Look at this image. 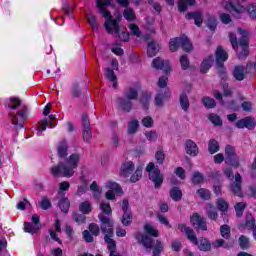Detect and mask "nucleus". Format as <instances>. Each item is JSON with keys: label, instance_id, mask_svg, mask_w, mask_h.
<instances>
[{"label": "nucleus", "instance_id": "obj_1", "mask_svg": "<svg viewBox=\"0 0 256 256\" xmlns=\"http://www.w3.org/2000/svg\"><path fill=\"white\" fill-rule=\"evenodd\" d=\"M111 5V0H97L96 1V7L99 9V12L101 15L106 19V22L104 23V27L109 33V35L116 33L120 39V41H124L125 43L129 41L130 34L129 32H119L120 27L119 23H121V17H116L113 19V16L111 15V12L107 10V7Z\"/></svg>", "mask_w": 256, "mask_h": 256}, {"label": "nucleus", "instance_id": "obj_2", "mask_svg": "<svg viewBox=\"0 0 256 256\" xmlns=\"http://www.w3.org/2000/svg\"><path fill=\"white\" fill-rule=\"evenodd\" d=\"M79 154L70 155L65 162H59L50 168V173L53 177H73L75 175V169L79 167Z\"/></svg>", "mask_w": 256, "mask_h": 256}, {"label": "nucleus", "instance_id": "obj_3", "mask_svg": "<svg viewBox=\"0 0 256 256\" xmlns=\"http://www.w3.org/2000/svg\"><path fill=\"white\" fill-rule=\"evenodd\" d=\"M135 239L140 245H143L145 249H153L152 256H159L163 253L165 247L161 240L150 238L147 235H143V233H137L135 235Z\"/></svg>", "mask_w": 256, "mask_h": 256}, {"label": "nucleus", "instance_id": "obj_4", "mask_svg": "<svg viewBox=\"0 0 256 256\" xmlns=\"http://www.w3.org/2000/svg\"><path fill=\"white\" fill-rule=\"evenodd\" d=\"M147 173H149L150 181L154 182L155 189H159L163 185V174L159 170V166H155V163L150 162L146 167Z\"/></svg>", "mask_w": 256, "mask_h": 256}, {"label": "nucleus", "instance_id": "obj_5", "mask_svg": "<svg viewBox=\"0 0 256 256\" xmlns=\"http://www.w3.org/2000/svg\"><path fill=\"white\" fill-rule=\"evenodd\" d=\"M98 219L100 220V229L102 231V233H104L105 237L108 236H113V220L109 217L106 216L103 213H100L98 215Z\"/></svg>", "mask_w": 256, "mask_h": 256}, {"label": "nucleus", "instance_id": "obj_6", "mask_svg": "<svg viewBox=\"0 0 256 256\" xmlns=\"http://www.w3.org/2000/svg\"><path fill=\"white\" fill-rule=\"evenodd\" d=\"M190 221L196 231H207V220L199 215V213H194Z\"/></svg>", "mask_w": 256, "mask_h": 256}, {"label": "nucleus", "instance_id": "obj_7", "mask_svg": "<svg viewBox=\"0 0 256 256\" xmlns=\"http://www.w3.org/2000/svg\"><path fill=\"white\" fill-rule=\"evenodd\" d=\"M226 163L232 165V167H239V160L235 154V147L227 145L225 148Z\"/></svg>", "mask_w": 256, "mask_h": 256}, {"label": "nucleus", "instance_id": "obj_8", "mask_svg": "<svg viewBox=\"0 0 256 256\" xmlns=\"http://www.w3.org/2000/svg\"><path fill=\"white\" fill-rule=\"evenodd\" d=\"M178 229L182 233H185L187 236V239L193 243V245H199V240L197 239V236L195 235V232L193 229H191L189 226L186 224H178Z\"/></svg>", "mask_w": 256, "mask_h": 256}, {"label": "nucleus", "instance_id": "obj_9", "mask_svg": "<svg viewBox=\"0 0 256 256\" xmlns=\"http://www.w3.org/2000/svg\"><path fill=\"white\" fill-rule=\"evenodd\" d=\"M116 103L118 105V109L123 111V113H131V111H133V101L125 97H118L116 99Z\"/></svg>", "mask_w": 256, "mask_h": 256}, {"label": "nucleus", "instance_id": "obj_10", "mask_svg": "<svg viewBox=\"0 0 256 256\" xmlns=\"http://www.w3.org/2000/svg\"><path fill=\"white\" fill-rule=\"evenodd\" d=\"M242 183L243 178L241 177V174L237 173L235 175V181L230 185V190L233 195H236L237 197H243V191L241 189Z\"/></svg>", "mask_w": 256, "mask_h": 256}, {"label": "nucleus", "instance_id": "obj_11", "mask_svg": "<svg viewBox=\"0 0 256 256\" xmlns=\"http://www.w3.org/2000/svg\"><path fill=\"white\" fill-rule=\"evenodd\" d=\"M152 67H154V69L165 71V73H171V64L161 57H157L152 61Z\"/></svg>", "mask_w": 256, "mask_h": 256}, {"label": "nucleus", "instance_id": "obj_12", "mask_svg": "<svg viewBox=\"0 0 256 256\" xmlns=\"http://www.w3.org/2000/svg\"><path fill=\"white\" fill-rule=\"evenodd\" d=\"M226 9L230 11V13H236V18L239 19V15L243 13V6L239 4V0H229L226 5Z\"/></svg>", "mask_w": 256, "mask_h": 256}, {"label": "nucleus", "instance_id": "obj_13", "mask_svg": "<svg viewBox=\"0 0 256 256\" xmlns=\"http://www.w3.org/2000/svg\"><path fill=\"white\" fill-rule=\"evenodd\" d=\"M216 65L217 67H223V64L229 59V54L224 51L223 47L218 46L216 49Z\"/></svg>", "mask_w": 256, "mask_h": 256}, {"label": "nucleus", "instance_id": "obj_14", "mask_svg": "<svg viewBox=\"0 0 256 256\" xmlns=\"http://www.w3.org/2000/svg\"><path fill=\"white\" fill-rule=\"evenodd\" d=\"M235 125L237 129H245V127L246 129H253L256 126V122L254 118L246 117L236 122Z\"/></svg>", "mask_w": 256, "mask_h": 256}, {"label": "nucleus", "instance_id": "obj_15", "mask_svg": "<svg viewBox=\"0 0 256 256\" xmlns=\"http://www.w3.org/2000/svg\"><path fill=\"white\" fill-rule=\"evenodd\" d=\"M135 171V164L131 161L124 162L120 167V177L127 178Z\"/></svg>", "mask_w": 256, "mask_h": 256}, {"label": "nucleus", "instance_id": "obj_16", "mask_svg": "<svg viewBox=\"0 0 256 256\" xmlns=\"http://www.w3.org/2000/svg\"><path fill=\"white\" fill-rule=\"evenodd\" d=\"M185 151L188 155L195 157L199 153V147H197V143H195V141L188 139L185 142Z\"/></svg>", "mask_w": 256, "mask_h": 256}, {"label": "nucleus", "instance_id": "obj_17", "mask_svg": "<svg viewBox=\"0 0 256 256\" xmlns=\"http://www.w3.org/2000/svg\"><path fill=\"white\" fill-rule=\"evenodd\" d=\"M185 17L188 20L194 19L196 27L203 25V12H188Z\"/></svg>", "mask_w": 256, "mask_h": 256}, {"label": "nucleus", "instance_id": "obj_18", "mask_svg": "<svg viewBox=\"0 0 256 256\" xmlns=\"http://www.w3.org/2000/svg\"><path fill=\"white\" fill-rule=\"evenodd\" d=\"M256 223H255V217H253V215L251 213H246L245 216V223H241L239 225V229H253V227H255Z\"/></svg>", "mask_w": 256, "mask_h": 256}, {"label": "nucleus", "instance_id": "obj_19", "mask_svg": "<svg viewBox=\"0 0 256 256\" xmlns=\"http://www.w3.org/2000/svg\"><path fill=\"white\" fill-rule=\"evenodd\" d=\"M68 151H69V146L67 145V141L66 140L60 141L57 146L58 157H60V159H65V157L69 155Z\"/></svg>", "mask_w": 256, "mask_h": 256}, {"label": "nucleus", "instance_id": "obj_20", "mask_svg": "<svg viewBox=\"0 0 256 256\" xmlns=\"http://www.w3.org/2000/svg\"><path fill=\"white\" fill-rule=\"evenodd\" d=\"M124 98L128 101H137L139 99V90L135 87H129L124 91Z\"/></svg>", "mask_w": 256, "mask_h": 256}, {"label": "nucleus", "instance_id": "obj_21", "mask_svg": "<svg viewBox=\"0 0 256 256\" xmlns=\"http://www.w3.org/2000/svg\"><path fill=\"white\" fill-rule=\"evenodd\" d=\"M12 123L16 126V129H23V125L25 123V112L20 111L18 115L12 117Z\"/></svg>", "mask_w": 256, "mask_h": 256}, {"label": "nucleus", "instance_id": "obj_22", "mask_svg": "<svg viewBox=\"0 0 256 256\" xmlns=\"http://www.w3.org/2000/svg\"><path fill=\"white\" fill-rule=\"evenodd\" d=\"M58 207L61 209L62 213H69V207H71V202L69 198L65 196H58Z\"/></svg>", "mask_w": 256, "mask_h": 256}, {"label": "nucleus", "instance_id": "obj_23", "mask_svg": "<svg viewBox=\"0 0 256 256\" xmlns=\"http://www.w3.org/2000/svg\"><path fill=\"white\" fill-rule=\"evenodd\" d=\"M159 43H157V41L153 40L151 42L148 43V48H147V55L148 57H155V55H157V53H159Z\"/></svg>", "mask_w": 256, "mask_h": 256}, {"label": "nucleus", "instance_id": "obj_24", "mask_svg": "<svg viewBox=\"0 0 256 256\" xmlns=\"http://www.w3.org/2000/svg\"><path fill=\"white\" fill-rule=\"evenodd\" d=\"M206 215L208 219H211V221H217V217H219V214L217 213V208L213 206V204L208 203L206 205Z\"/></svg>", "mask_w": 256, "mask_h": 256}, {"label": "nucleus", "instance_id": "obj_25", "mask_svg": "<svg viewBox=\"0 0 256 256\" xmlns=\"http://www.w3.org/2000/svg\"><path fill=\"white\" fill-rule=\"evenodd\" d=\"M139 131V120L132 118L128 122L127 133L128 135H135Z\"/></svg>", "mask_w": 256, "mask_h": 256}, {"label": "nucleus", "instance_id": "obj_26", "mask_svg": "<svg viewBox=\"0 0 256 256\" xmlns=\"http://www.w3.org/2000/svg\"><path fill=\"white\" fill-rule=\"evenodd\" d=\"M144 231L146 234V237H149L151 239V237H159V230H157V228H155V226H153L152 224H146L144 226Z\"/></svg>", "mask_w": 256, "mask_h": 256}, {"label": "nucleus", "instance_id": "obj_27", "mask_svg": "<svg viewBox=\"0 0 256 256\" xmlns=\"http://www.w3.org/2000/svg\"><path fill=\"white\" fill-rule=\"evenodd\" d=\"M169 97V89H166L163 93V90L157 93L155 97V105L156 107H163V100Z\"/></svg>", "mask_w": 256, "mask_h": 256}, {"label": "nucleus", "instance_id": "obj_28", "mask_svg": "<svg viewBox=\"0 0 256 256\" xmlns=\"http://www.w3.org/2000/svg\"><path fill=\"white\" fill-rule=\"evenodd\" d=\"M245 67L243 66H236L233 71V77L236 81H243L245 79Z\"/></svg>", "mask_w": 256, "mask_h": 256}, {"label": "nucleus", "instance_id": "obj_29", "mask_svg": "<svg viewBox=\"0 0 256 256\" xmlns=\"http://www.w3.org/2000/svg\"><path fill=\"white\" fill-rule=\"evenodd\" d=\"M194 245H197L200 251H211V242H209L207 238H199L198 244Z\"/></svg>", "mask_w": 256, "mask_h": 256}, {"label": "nucleus", "instance_id": "obj_30", "mask_svg": "<svg viewBox=\"0 0 256 256\" xmlns=\"http://www.w3.org/2000/svg\"><path fill=\"white\" fill-rule=\"evenodd\" d=\"M180 47L186 53H189V51L193 50V44H191V41H189V38H187L186 36L180 37Z\"/></svg>", "mask_w": 256, "mask_h": 256}, {"label": "nucleus", "instance_id": "obj_31", "mask_svg": "<svg viewBox=\"0 0 256 256\" xmlns=\"http://www.w3.org/2000/svg\"><path fill=\"white\" fill-rule=\"evenodd\" d=\"M211 65H213V55H210L203 60L200 66L201 73H207V71L211 69Z\"/></svg>", "mask_w": 256, "mask_h": 256}, {"label": "nucleus", "instance_id": "obj_32", "mask_svg": "<svg viewBox=\"0 0 256 256\" xmlns=\"http://www.w3.org/2000/svg\"><path fill=\"white\" fill-rule=\"evenodd\" d=\"M195 5V0H178V11L185 13L187 7Z\"/></svg>", "mask_w": 256, "mask_h": 256}, {"label": "nucleus", "instance_id": "obj_33", "mask_svg": "<svg viewBox=\"0 0 256 256\" xmlns=\"http://www.w3.org/2000/svg\"><path fill=\"white\" fill-rule=\"evenodd\" d=\"M203 181H205V176L201 172L196 171L192 174V178H191L192 184L201 185Z\"/></svg>", "mask_w": 256, "mask_h": 256}, {"label": "nucleus", "instance_id": "obj_34", "mask_svg": "<svg viewBox=\"0 0 256 256\" xmlns=\"http://www.w3.org/2000/svg\"><path fill=\"white\" fill-rule=\"evenodd\" d=\"M190 103H189V97L187 96V94L182 93L180 95V106L181 109L185 112L189 111V107H190Z\"/></svg>", "mask_w": 256, "mask_h": 256}, {"label": "nucleus", "instance_id": "obj_35", "mask_svg": "<svg viewBox=\"0 0 256 256\" xmlns=\"http://www.w3.org/2000/svg\"><path fill=\"white\" fill-rule=\"evenodd\" d=\"M170 197L173 201H181L183 192L178 187H174L170 190Z\"/></svg>", "mask_w": 256, "mask_h": 256}, {"label": "nucleus", "instance_id": "obj_36", "mask_svg": "<svg viewBox=\"0 0 256 256\" xmlns=\"http://www.w3.org/2000/svg\"><path fill=\"white\" fill-rule=\"evenodd\" d=\"M179 47H181V37L170 39L169 49H170V51H172V53H175V51H177V49H179Z\"/></svg>", "mask_w": 256, "mask_h": 256}, {"label": "nucleus", "instance_id": "obj_37", "mask_svg": "<svg viewBox=\"0 0 256 256\" xmlns=\"http://www.w3.org/2000/svg\"><path fill=\"white\" fill-rule=\"evenodd\" d=\"M202 103L206 109H215V107H217V102H215V99L209 96L202 98Z\"/></svg>", "mask_w": 256, "mask_h": 256}, {"label": "nucleus", "instance_id": "obj_38", "mask_svg": "<svg viewBox=\"0 0 256 256\" xmlns=\"http://www.w3.org/2000/svg\"><path fill=\"white\" fill-rule=\"evenodd\" d=\"M105 77L106 79H109V81H111L113 83V87L115 89V87H117V76H115V72L113 71V69L111 68H106L105 69Z\"/></svg>", "mask_w": 256, "mask_h": 256}, {"label": "nucleus", "instance_id": "obj_39", "mask_svg": "<svg viewBox=\"0 0 256 256\" xmlns=\"http://www.w3.org/2000/svg\"><path fill=\"white\" fill-rule=\"evenodd\" d=\"M111 237L113 236H104V241L107 243V249L109 252L117 250V242H115Z\"/></svg>", "mask_w": 256, "mask_h": 256}, {"label": "nucleus", "instance_id": "obj_40", "mask_svg": "<svg viewBox=\"0 0 256 256\" xmlns=\"http://www.w3.org/2000/svg\"><path fill=\"white\" fill-rule=\"evenodd\" d=\"M239 247L242 249H249L251 247V242L249 241V237L245 235H241L238 239Z\"/></svg>", "mask_w": 256, "mask_h": 256}, {"label": "nucleus", "instance_id": "obj_41", "mask_svg": "<svg viewBox=\"0 0 256 256\" xmlns=\"http://www.w3.org/2000/svg\"><path fill=\"white\" fill-rule=\"evenodd\" d=\"M247 207V203L245 202H238L234 206L236 211V217H243V213L245 212V208Z\"/></svg>", "mask_w": 256, "mask_h": 256}, {"label": "nucleus", "instance_id": "obj_42", "mask_svg": "<svg viewBox=\"0 0 256 256\" xmlns=\"http://www.w3.org/2000/svg\"><path fill=\"white\" fill-rule=\"evenodd\" d=\"M132 222H133V215L131 214V212H124L121 219L122 225H124L125 227H129V225H131Z\"/></svg>", "mask_w": 256, "mask_h": 256}, {"label": "nucleus", "instance_id": "obj_43", "mask_svg": "<svg viewBox=\"0 0 256 256\" xmlns=\"http://www.w3.org/2000/svg\"><path fill=\"white\" fill-rule=\"evenodd\" d=\"M79 211L84 215H89V212L92 211L91 202L85 201L80 203Z\"/></svg>", "mask_w": 256, "mask_h": 256}, {"label": "nucleus", "instance_id": "obj_44", "mask_svg": "<svg viewBox=\"0 0 256 256\" xmlns=\"http://www.w3.org/2000/svg\"><path fill=\"white\" fill-rule=\"evenodd\" d=\"M71 184L67 181H63L59 184L58 197H65V191H69Z\"/></svg>", "mask_w": 256, "mask_h": 256}, {"label": "nucleus", "instance_id": "obj_45", "mask_svg": "<svg viewBox=\"0 0 256 256\" xmlns=\"http://www.w3.org/2000/svg\"><path fill=\"white\" fill-rule=\"evenodd\" d=\"M208 151L211 155L217 153V151H219V142L215 139H211L208 143Z\"/></svg>", "mask_w": 256, "mask_h": 256}, {"label": "nucleus", "instance_id": "obj_46", "mask_svg": "<svg viewBox=\"0 0 256 256\" xmlns=\"http://www.w3.org/2000/svg\"><path fill=\"white\" fill-rule=\"evenodd\" d=\"M216 205L219 211L222 213H225V211L229 209V203H227V201H225L223 198H219L216 202Z\"/></svg>", "mask_w": 256, "mask_h": 256}, {"label": "nucleus", "instance_id": "obj_47", "mask_svg": "<svg viewBox=\"0 0 256 256\" xmlns=\"http://www.w3.org/2000/svg\"><path fill=\"white\" fill-rule=\"evenodd\" d=\"M220 234L223 239H229V237H231V227L227 224L222 225L220 227Z\"/></svg>", "mask_w": 256, "mask_h": 256}, {"label": "nucleus", "instance_id": "obj_48", "mask_svg": "<svg viewBox=\"0 0 256 256\" xmlns=\"http://www.w3.org/2000/svg\"><path fill=\"white\" fill-rule=\"evenodd\" d=\"M149 101H151V94L144 92L140 98V103L143 105L144 109H149Z\"/></svg>", "mask_w": 256, "mask_h": 256}, {"label": "nucleus", "instance_id": "obj_49", "mask_svg": "<svg viewBox=\"0 0 256 256\" xmlns=\"http://www.w3.org/2000/svg\"><path fill=\"white\" fill-rule=\"evenodd\" d=\"M106 188L109 189V191H115V193H123V190H121V186L117 184L116 182H107Z\"/></svg>", "mask_w": 256, "mask_h": 256}, {"label": "nucleus", "instance_id": "obj_50", "mask_svg": "<svg viewBox=\"0 0 256 256\" xmlns=\"http://www.w3.org/2000/svg\"><path fill=\"white\" fill-rule=\"evenodd\" d=\"M101 213L107 217V215H112L113 210H111V205L109 203L102 202L100 204Z\"/></svg>", "mask_w": 256, "mask_h": 256}, {"label": "nucleus", "instance_id": "obj_51", "mask_svg": "<svg viewBox=\"0 0 256 256\" xmlns=\"http://www.w3.org/2000/svg\"><path fill=\"white\" fill-rule=\"evenodd\" d=\"M124 19H126L127 21H135V11L131 8H126L124 10Z\"/></svg>", "mask_w": 256, "mask_h": 256}, {"label": "nucleus", "instance_id": "obj_52", "mask_svg": "<svg viewBox=\"0 0 256 256\" xmlns=\"http://www.w3.org/2000/svg\"><path fill=\"white\" fill-rule=\"evenodd\" d=\"M197 195H199L201 199H205L206 201L211 199V192L205 188L198 189Z\"/></svg>", "mask_w": 256, "mask_h": 256}, {"label": "nucleus", "instance_id": "obj_53", "mask_svg": "<svg viewBox=\"0 0 256 256\" xmlns=\"http://www.w3.org/2000/svg\"><path fill=\"white\" fill-rule=\"evenodd\" d=\"M143 177V169L142 168H137L134 172V174L130 177L131 183H137L139 179Z\"/></svg>", "mask_w": 256, "mask_h": 256}, {"label": "nucleus", "instance_id": "obj_54", "mask_svg": "<svg viewBox=\"0 0 256 256\" xmlns=\"http://www.w3.org/2000/svg\"><path fill=\"white\" fill-rule=\"evenodd\" d=\"M206 25L210 31H215L217 29V19L213 16L208 17Z\"/></svg>", "mask_w": 256, "mask_h": 256}, {"label": "nucleus", "instance_id": "obj_55", "mask_svg": "<svg viewBox=\"0 0 256 256\" xmlns=\"http://www.w3.org/2000/svg\"><path fill=\"white\" fill-rule=\"evenodd\" d=\"M213 247L215 248H219V247H223L224 249H230L231 246L225 242V240L223 239H217L212 243Z\"/></svg>", "mask_w": 256, "mask_h": 256}, {"label": "nucleus", "instance_id": "obj_56", "mask_svg": "<svg viewBox=\"0 0 256 256\" xmlns=\"http://www.w3.org/2000/svg\"><path fill=\"white\" fill-rule=\"evenodd\" d=\"M209 121H211L213 125H216V126L223 125V120H221V117H219V115L217 114H210Z\"/></svg>", "mask_w": 256, "mask_h": 256}, {"label": "nucleus", "instance_id": "obj_57", "mask_svg": "<svg viewBox=\"0 0 256 256\" xmlns=\"http://www.w3.org/2000/svg\"><path fill=\"white\" fill-rule=\"evenodd\" d=\"M89 232L94 235V237L99 236V233H101V229L99 228V225L95 223H91L88 227Z\"/></svg>", "mask_w": 256, "mask_h": 256}, {"label": "nucleus", "instance_id": "obj_58", "mask_svg": "<svg viewBox=\"0 0 256 256\" xmlns=\"http://www.w3.org/2000/svg\"><path fill=\"white\" fill-rule=\"evenodd\" d=\"M82 137L84 141L89 143V141H91V139L93 138V132H91V128H83Z\"/></svg>", "mask_w": 256, "mask_h": 256}, {"label": "nucleus", "instance_id": "obj_59", "mask_svg": "<svg viewBox=\"0 0 256 256\" xmlns=\"http://www.w3.org/2000/svg\"><path fill=\"white\" fill-rule=\"evenodd\" d=\"M87 19H88V23H89L90 27L93 29V31L97 30L98 26H97V19L95 18V15L89 14L87 16Z\"/></svg>", "mask_w": 256, "mask_h": 256}, {"label": "nucleus", "instance_id": "obj_60", "mask_svg": "<svg viewBox=\"0 0 256 256\" xmlns=\"http://www.w3.org/2000/svg\"><path fill=\"white\" fill-rule=\"evenodd\" d=\"M153 118L151 116H146L142 119V125L146 127L147 129H151L153 127Z\"/></svg>", "mask_w": 256, "mask_h": 256}, {"label": "nucleus", "instance_id": "obj_61", "mask_svg": "<svg viewBox=\"0 0 256 256\" xmlns=\"http://www.w3.org/2000/svg\"><path fill=\"white\" fill-rule=\"evenodd\" d=\"M155 159L159 165H163V161H165V153L163 150H158L156 152Z\"/></svg>", "mask_w": 256, "mask_h": 256}, {"label": "nucleus", "instance_id": "obj_62", "mask_svg": "<svg viewBox=\"0 0 256 256\" xmlns=\"http://www.w3.org/2000/svg\"><path fill=\"white\" fill-rule=\"evenodd\" d=\"M129 29L132 35H135V37H141V30L139 29V26L136 24H130Z\"/></svg>", "mask_w": 256, "mask_h": 256}, {"label": "nucleus", "instance_id": "obj_63", "mask_svg": "<svg viewBox=\"0 0 256 256\" xmlns=\"http://www.w3.org/2000/svg\"><path fill=\"white\" fill-rule=\"evenodd\" d=\"M10 103H12V105L8 106L9 109H17L21 105V99L12 97L10 98Z\"/></svg>", "mask_w": 256, "mask_h": 256}, {"label": "nucleus", "instance_id": "obj_64", "mask_svg": "<svg viewBox=\"0 0 256 256\" xmlns=\"http://www.w3.org/2000/svg\"><path fill=\"white\" fill-rule=\"evenodd\" d=\"M72 218L76 221V223H78V224H82V223H85V219H87L86 217H85V215H83V214H79V213H74L73 214V216H72Z\"/></svg>", "mask_w": 256, "mask_h": 256}]
</instances>
